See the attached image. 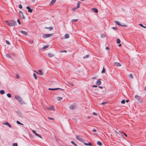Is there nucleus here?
<instances>
[{
    "label": "nucleus",
    "mask_w": 146,
    "mask_h": 146,
    "mask_svg": "<svg viewBox=\"0 0 146 146\" xmlns=\"http://www.w3.org/2000/svg\"><path fill=\"white\" fill-rule=\"evenodd\" d=\"M5 22L10 27H12L14 26L15 24V22L13 20L5 21Z\"/></svg>",
    "instance_id": "nucleus-1"
},
{
    "label": "nucleus",
    "mask_w": 146,
    "mask_h": 146,
    "mask_svg": "<svg viewBox=\"0 0 146 146\" xmlns=\"http://www.w3.org/2000/svg\"><path fill=\"white\" fill-rule=\"evenodd\" d=\"M15 97L21 104H25V103L23 101L21 98L19 96H15Z\"/></svg>",
    "instance_id": "nucleus-2"
},
{
    "label": "nucleus",
    "mask_w": 146,
    "mask_h": 146,
    "mask_svg": "<svg viewBox=\"0 0 146 146\" xmlns=\"http://www.w3.org/2000/svg\"><path fill=\"white\" fill-rule=\"evenodd\" d=\"M53 36V34H46L43 35L42 37L44 38H46L51 37Z\"/></svg>",
    "instance_id": "nucleus-3"
},
{
    "label": "nucleus",
    "mask_w": 146,
    "mask_h": 146,
    "mask_svg": "<svg viewBox=\"0 0 146 146\" xmlns=\"http://www.w3.org/2000/svg\"><path fill=\"white\" fill-rule=\"evenodd\" d=\"M76 106L75 105L73 104L71 105L70 106L69 108L70 110H73L75 109L76 108Z\"/></svg>",
    "instance_id": "nucleus-4"
},
{
    "label": "nucleus",
    "mask_w": 146,
    "mask_h": 146,
    "mask_svg": "<svg viewBox=\"0 0 146 146\" xmlns=\"http://www.w3.org/2000/svg\"><path fill=\"white\" fill-rule=\"evenodd\" d=\"M76 139L79 141H81L82 142H83V139L81 138V137L80 136H76Z\"/></svg>",
    "instance_id": "nucleus-5"
},
{
    "label": "nucleus",
    "mask_w": 146,
    "mask_h": 146,
    "mask_svg": "<svg viewBox=\"0 0 146 146\" xmlns=\"http://www.w3.org/2000/svg\"><path fill=\"white\" fill-rule=\"evenodd\" d=\"M19 14L20 16L23 19H24L25 18L24 16L23 15V12L20 11L19 12Z\"/></svg>",
    "instance_id": "nucleus-6"
},
{
    "label": "nucleus",
    "mask_w": 146,
    "mask_h": 146,
    "mask_svg": "<svg viewBox=\"0 0 146 146\" xmlns=\"http://www.w3.org/2000/svg\"><path fill=\"white\" fill-rule=\"evenodd\" d=\"M32 131L36 135V136H38L40 138H41V136L38 134L37 133L36 131L33 130H32Z\"/></svg>",
    "instance_id": "nucleus-7"
},
{
    "label": "nucleus",
    "mask_w": 146,
    "mask_h": 146,
    "mask_svg": "<svg viewBox=\"0 0 146 146\" xmlns=\"http://www.w3.org/2000/svg\"><path fill=\"white\" fill-rule=\"evenodd\" d=\"M35 72L40 75H43V74L42 71L41 70H38V72L36 71H35Z\"/></svg>",
    "instance_id": "nucleus-8"
},
{
    "label": "nucleus",
    "mask_w": 146,
    "mask_h": 146,
    "mask_svg": "<svg viewBox=\"0 0 146 146\" xmlns=\"http://www.w3.org/2000/svg\"><path fill=\"white\" fill-rule=\"evenodd\" d=\"M96 84L98 85H100L101 84V80L100 79H98V80L96 82Z\"/></svg>",
    "instance_id": "nucleus-9"
},
{
    "label": "nucleus",
    "mask_w": 146,
    "mask_h": 146,
    "mask_svg": "<svg viewBox=\"0 0 146 146\" xmlns=\"http://www.w3.org/2000/svg\"><path fill=\"white\" fill-rule=\"evenodd\" d=\"M20 33L25 35H28V33L26 31H20Z\"/></svg>",
    "instance_id": "nucleus-10"
},
{
    "label": "nucleus",
    "mask_w": 146,
    "mask_h": 146,
    "mask_svg": "<svg viewBox=\"0 0 146 146\" xmlns=\"http://www.w3.org/2000/svg\"><path fill=\"white\" fill-rule=\"evenodd\" d=\"M47 109L50 110H54V106H50L48 108H47Z\"/></svg>",
    "instance_id": "nucleus-11"
},
{
    "label": "nucleus",
    "mask_w": 146,
    "mask_h": 146,
    "mask_svg": "<svg viewBox=\"0 0 146 146\" xmlns=\"http://www.w3.org/2000/svg\"><path fill=\"white\" fill-rule=\"evenodd\" d=\"M69 37V35L68 34H66L65 36L63 37V39H66L68 38Z\"/></svg>",
    "instance_id": "nucleus-12"
},
{
    "label": "nucleus",
    "mask_w": 146,
    "mask_h": 146,
    "mask_svg": "<svg viewBox=\"0 0 146 146\" xmlns=\"http://www.w3.org/2000/svg\"><path fill=\"white\" fill-rule=\"evenodd\" d=\"M114 65L117 66H121V64L118 62H115L114 63Z\"/></svg>",
    "instance_id": "nucleus-13"
},
{
    "label": "nucleus",
    "mask_w": 146,
    "mask_h": 146,
    "mask_svg": "<svg viewBox=\"0 0 146 146\" xmlns=\"http://www.w3.org/2000/svg\"><path fill=\"white\" fill-rule=\"evenodd\" d=\"M27 9L28 10V12L30 13H32V10L31 9L29 6L27 7Z\"/></svg>",
    "instance_id": "nucleus-14"
},
{
    "label": "nucleus",
    "mask_w": 146,
    "mask_h": 146,
    "mask_svg": "<svg viewBox=\"0 0 146 146\" xmlns=\"http://www.w3.org/2000/svg\"><path fill=\"white\" fill-rule=\"evenodd\" d=\"M3 124H5V125H7L10 128L11 127V125L8 123H7V122L4 123H3Z\"/></svg>",
    "instance_id": "nucleus-15"
},
{
    "label": "nucleus",
    "mask_w": 146,
    "mask_h": 146,
    "mask_svg": "<svg viewBox=\"0 0 146 146\" xmlns=\"http://www.w3.org/2000/svg\"><path fill=\"white\" fill-rule=\"evenodd\" d=\"M80 3L79 1L78 2V3L77 4V7H76V9H77L79 8V7H80V3Z\"/></svg>",
    "instance_id": "nucleus-16"
},
{
    "label": "nucleus",
    "mask_w": 146,
    "mask_h": 146,
    "mask_svg": "<svg viewBox=\"0 0 146 146\" xmlns=\"http://www.w3.org/2000/svg\"><path fill=\"white\" fill-rule=\"evenodd\" d=\"M92 10L95 13H97L98 12V10L97 9L93 8H92Z\"/></svg>",
    "instance_id": "nucleus-17"
},
{
    "label": "nucleus",
    "mask_w": 146,
    "mask_h": 146,
    "mask_svg": "<svg viewBox=\"0 0 146 146\" xmlns=\"http://www.w3.org/2000/svg\"><path fill=\"white\" fill-rule=\"evenodd\" d=\"M56 0H52L50 3V5H52L53 4L56 2Z\"/></svg>",
    "instance_id": "nucleus-18"
},
{
    "label": "nucleus",
    "mask_w": 146,
    "mask_h": 146,
    "mask_svg": "<svg viewBox=\"0 0 146 146\" xmlns=\"http://www.w3.org/2000/svg\"><path fill=\"white\" fill-rule=\"evenodd\" d=\"M83 143H84V144L86 145H90V146H91L92 145V144L90 142L89 143H84V142Z\"/></svg>",
    "instance_id": "nucleus-19"
},
{
    "label": "nucleus",
    "mask_w": 146,
    "mask_h": 146,
    "mask_svg": "<svg viewBox=\"0 0 146 146\" xmlns=\"http://www.w3.org/2000/svg\"><path fill=\"white\" fill-rule=\"evenodd\" d=\"M135 98L137 100H139L140 99V97L137 95H135Z\"/></svg>",
    "instance_id": "nucleus-20"
},
{
    "label": "nucleus",
    "mask_w": 146,
    "mask_h": 146,
    "mask_svg": "<svg viewBox=\"0 0 146 146\" xmlns=\"http://www.w3.org/2000/svg\"><path fill=\"white\" fill-rule=\"evenodd\" d=\"M59 89H60V88H49L48 89L49 90H57Z\"/></svg>",
    "instance_id": "nucleus-21"
},
{
    "label": "nucleus",
    "mask_w": 146,
    "mask_h": 146,
    "mask_svg": "<svg viewBox=\"0 0 146 146\" xmlns=\"http://www.w3.org/2000/svg\"><path fill=\"white\" fill-rule=\"evenodd\" d=\"M44 28L45 29H48L49 31L52 30L53 29V27H45Z\"/></svg>",
    "instance_id": "nucleus-22"
},
{
    "label": "nucleus",
    "mask_w": 146,
    "mask_h": 146,
    "mask_svg": "<svg viewBox=\"0 0 146 146\" xmlns=\"http://www.w3.org/2000/svg\"><path fill=\"white\" fill-rule=\"evenodd\" d=\"M114 22L117 24L118 25H120V26H122V25H120L119 22L117 21H114Z\"/></svg>",
    "instance_id": "nucleus-23"
},
{
    "label": "nucleus",
    "mask_w": 146,
    "mask_h": 146,
    "mask_svg": "<svg viewBox=\"0 0 146 146\" xmlns=\"http://www.w3.org/2000/svg\"><path fill=\"white\" fill-rule=\"evenodd\" d=\"M97 144L98 145L100 146H101L102 145V143L100 141H98L97 142Z\"/></svg>",
    "instance_id": "nucleus-24"
},
{
    "label": "nucleus",
    "mask_w": 146,
    "mask_h": 146,
    "mask_svg": "<svg viewBox=\"0 0 146 146\" xmlns=\"http://www.w3.org/2000/svg\"><path fill=\"white\" fill-rule=\"evenodd\" d=\"M33 76L35 78V79H36V80H37V78L36 76V74L35 73L33 74Z\"/></svg>",
    "instance_id": "nucleus-25"
},
{
    "label": "nucleus",
    "mask_w": 146,
    "mask_h": 146,
    "mask_svg": "<svg viewBox=\"0 0 146 146\" xmlns=\"http://www.w3.org/2000/svg\"><path fill=\"white\" fill-rule=\"evenodd\" d=\"M57 98L58 101H60L62 99V98L61 97H58Z\"/></svg>",
    "instance_id": "nucleus-26"
},
{
    "label": "nucleus",
    "mask_w": 146,
    "mask_h": 146,
    "mask_svg": "<svg viewBox=\"0 0 146 146\" xmlns=\"http://www.w3.org/2000/svg\"><path fill=\"white\" fill-rule=\"evenodd\" d=\"M128 76L129 78L132 79L133 78V76L132 74H130L128 75Z\"/></svg>",
    "instance_id": "nucleus-27"
},
{
    "label": "nucleus",
    "mask_w": 146,
    "mask_h": 146,
    "mask_svg": "<svg viewBox=\"0 0 146 146\" xmlns=\"http://www.w3.org/2000/svg\"><path fill=\"white\" fill-rule=\"evenodd\" d=\"M68 83L71 86H74V84L73 83H70V82H68Z\"/></svg>",
    "instance_id": "nucleus-28"
},
{
    "label": "nucleus",
    "mask_w": 146,
    "mask_h": 146,
    "mask_svg": "<svg viewBox=\"0 0 146 146\" xmlns=\"http://www.w3.org/2000/svg\"><path fill=\"white\" fill-rule=\"evenodd\" d=\"M117 44H119L120 42V40L119 38L117 39Z\"/></svg>",
    "instance_id": "nucleus-29"
},
{
    "label": "nucleus",
    "mask_w": 146,
    "mask_h": 146,
    "mask_svg": "<svg viewBox=\"0 0 146 146\" xmlns=\"http://www.w3.org/2000/svg\"><path fill=\"white\" fill-rule=\"evenodd\" d=\"M48 56L50 57H51L53 56V55L50 53H49L48 54Z\"/></svg>",
    "instance_id": "nucleus-30"
},
{
    "label": "nucleus",
    "mask_w": 146,
    "mask_h": 146,
    "mask_svg": "<svg viewBox=\"0 0 146 146\" xmlns=\"http://www.w3.org/2000/svg\"><path fill=\"white\" fill-rule=\"evenodd\" d=\"M0 93L1 94H3L4 93V91L3 90H1L0 91Z\"/></svg>",
    "instance_id": "nucleus-31"
},
{
    "label": "nucleus",
    "mask_w": 146,
    "mask_h": 146,
    "mask_svg": "<svg viewBox=\"0 0 146 146\" xmlns=\"http://www.w3.org/2000/svg\"><path fill=\"white\" fill-rule=\"evenodd\" d=\"M105 69L104 68V67H103V69L101 72V73L102 74L105 73Z\"/></svg>",
    "instance_id": "nucleus-32"
},
{
    "label": "nucleus",
    "mask_w": 146,
    "mask_h": 146,
    "mask_svg": "<svg viewBox=\"0 0 146 146\" xmlns=\"http://www.w3.org/2000/svg\"><path fill=\"white\" fill-rule=\"evenodd\" d=\"M48 46H45L43 47V49H45L48 48Z\"/></svg>",
    "instance_id": "nucleus-33"
},
{
    "label": "nucleus",
    "mask_w": 146,
    "mask_h": 146,
    "mask_svg": "<svg viewBox=\"0 0 146 146\" xmlns=\"http://www.w3.org/2000/svg\"><path fill=\"white\" fill-rule=\"evenodd\" d=\"M78 21V19H73V20H72L71 21H72V22H74V21L76 22V21Z\"/></svg>",
    "instance_id": "nucleus-34"
},
{
    "label": "nucleus",
    "mask_w": 146,
    "mask_h": 146,
    "mask_svg": "<svg viewBox=\"0 0 146 146\" xmlns=\"http://www.w3.org/2000/svg\"><path fill=\"white\" fill-rule=\"evenodd\" d=\"M17 124H20V125H23V124H22V123H20L19 121H17Z\"/></svg>",
    "instance_id": "nucleus-35"
},
{
    "label": "nucleus",
    "mask_w": 146,
    "mask_h": 146,
    "mask_svg": "<svg viewBox=\"0 0 146 146\" xmlns=\"http://www.w3.org/2000/svg\"><path fill=\"white\" fill-rule=\"evenodd\" d=\"M7 96L9 98H10L11 97V95L10 94H7Z\"/></svg>",
    "instance_id": "nucleus-36"
},
{
    "label": "nucleus",
    "mask_w": 146,
    "mask_h": 146,
    "mask_svg": "<svg viewBox=\"0 0 146 146\" xmlns=\"http://www.w3.org/2000/svg\"><path fill=\"white\" fill-rule=\"evenodd\" d=\"M88 56L87 55H86V56H83V58L84 59H85V58H88Z\"/></svg>",
    "instance_id": "nucleus-37"
},
{
    "label": "nucleus",
    "mask_w": 146,
    "mask_h": 146,
    "mask_svg": "<svg viewBox=\"0 0 146 146\" xmlns=\"http://www.w3.org/2000/svg\"><path fill=\"white\" fill-rule=\"evenodd\" d=\"M17 143H14L13 145V146H17Z\"/></svg>",
    "instance_id": "nucleus-38"
},
{
    "label": "nucleus",
    "mask_w": 146,
    "mask_h": 146,
    "mask_svg": "<svg viewBox=\"0 0 146 146\" xmlns=\"http://www.w3.org/2000/svg\"><path fill=\"white\" fill-rule=\"evenodd\" d=\"M17 22H18L19 25H20L21 23L20 21V20L19 19H18L17 20Z\"/></svg>",
    "instance_id": "nucleus-39"
},
{
    "label": "nucleus",
    "mask_w": 146,
    "mask_h": 146,
    "mask_svg": "<svg viewBox=\"0 0 146 146\" xmlns=\"http://www.w3.org/2000/svg\"><path fill=\"white\" fill-rule=\"evenodd\" d=\"M121 103L123 104H124L125 103V101L124 100H123L121 101Z\"/></svg>",
    "instance_id": "nucleus-40"
},
{
    "label": "nucleus",
    "mask_w": 146,
    "mask_h": 146,
    "mask_svg": "<svg viewBox=\"0 0 146 146\" xmlns=\"http://www.w3.org/2000/svg\"><path fill=\"white\" fill-rule=\"evenodd\" d=\"M16 75V78H17V79H19V75L17 74Z\"/></svg>",
    "instance_id": "nucleus-41"
},
{
    "label": "nucleus",
    "mask_w": 146,
    "mask_h": 146,
    "mask_svg": "<svg viewBox=\"0 0 146 146\" xmlns=\"http://www.w3.org/2000/svg\"><path fill=\"white\" fill-rule=\"evenodd\" d=\"M19 8H20L21 9H22V5L21 4H20L19 5Z\"/></svg>",
    "instance_id": "nucleus-42"
},
{
    "label": "nucleus",
    "mask_w": 146,
    "mask_h": 146,
    "mask_svg": "<svg viewBox=\"0 0 146 146\" xmlns=\"http://www.w3.org/2000/svg\"><path fill=\"white\" fill-rule=\"evenodd\" d=\"M6 56L8 58H10V55L8 54H7L6 55Z\"/></svg>",
    "instance_id": "nucleus-43"
},
{
    "label": "nucleus",
    "mask_w": 146,
    "mask_h": 146,
    "mask_svg": "<svg viewBox=\"0 0 146 146\" xmlns=\"http://www.w3.org/2000/svg\"><path fill=\"white\" fill-rule=\"evenodd\" d=\"M6 42L7 44H10V42L6 40Z\"/></svg>",
    "instance_id": "nucleus-44"
},
{
    "label": "nucleus",
    "mask_w": 146,
    "mask_h": 146,
    "mask_svg": "<svg viewBox=\"0 0 146 146\" xmlns=\"http://www.w3.org/2000/svg\"><path fill=\"white\" fill-rule=\"evenodd\" d=\"M107 103L106 102H103L102 103H101V104H102V105H104V104H106Z\"/></svg>",
    "instance_id": "nucleus-45"
},
{
    "label": "nucleus",
    "mask_w": 146,
    "mask_h": 146,
    "mask_svg": "<svg viewBox=\"0 0 146 146\" xmlns=\"http://www.w3.org/2000/svg\"><path fill=\"white\" fill-rule=\"evenodd\" d=\"M67 52V51L66 50L60 51V52Z\"/></svg>",
    "instance_id": "nucleus-46"
},
{
    "label": "nucleus",
    "mask_w": 146,
    "mask_h": 146,
    "mask_svg": "<svg viewBox=\"0 0 146 146\" xmlns=\"http://www.w3.org/2000/svg\"><path fill=\"white\" fill-rule=\"evenodd\" d=\"M93 114L94 115H97V114L96 113L94 112L93 113Z\"/></svg>",
    "instance_id": "nucleus-47"
},
{
    "label": "nucleus",
    "mask_w": 146,
    "mask_h": 146,
    "mask_svg": "<svg viewBox=\"0 0 146 146\" xmlns=\"http://www.w3.org/2000/svg\"><path fill=\"white\" fill-rule=\"evenodd\" d=\"M48 118L49 119H50V120H54V118H51L50 117H48Z\"/></svg>",
    "instance_id": "nucleus-48"
},
{
    "label": "nucleus",
    "mask_w": 146,
    "mask_h": 146,
    "mask_svg": "<svg viewBox=\"0 0 146 146\" xmlns=\"http://www.w3.org/2000/svg\"><path fill=\"white\" fill-rule=\"evenodd\" d=\"M92 131H93V132H95L96 131V130L95 129H94Z\"/></svg>",
    "instance_id": "nucleus-49"
},
{
    "label": "nucleus",
    "mask_w": 146,
    "mask_h": 146,
    "mask_svg": "<svg viewBox=\"0 0 146 146\" xmlns=\"http://www.w3.org/2000/svg\"><path fill=\"white\" fill-rule=\"evenodd\" d=\"M139 25L142 27H143V25L141 23H140L139 24Z\"/></svg>",
    "instance_id": "nucleus-50"
},
{
    "label": "nucleus",
    "mask_w": 146,
    "mask_h": 146,
    "mask_svg": "<svg viewBox=\"0 0 146 146\" xmlns=\"http://www.w3.org/2000/svg\"><path fill=\"white\" fill-rule=\"evenodd\" d=\"M76 9V7H75V8H72V10H73V11H75V9Z\"/></svg>",
    "instance_id": "nucleus-51"
},
{
    "label": "nucleus",
    "mask_w": 146,
    "mask_h": 146,
    "mask_svg": "<svg viewBox=\"0 0 146 146\" xmlns=\"http://www.w3.org/2000/svg\"><path fill=\"white\" fill-rule=\"evenodd\" d=\"M92 86L93 87H97V86L96 85H94Z\"/></svg>",
    "instance_id": "nucleus-52"
},
{
    "label": "nucleus",
    "mask_w": 146,
    "mask_h": 146,
    "mask_svg": "<svg viewBox=\"0 0 146 146\" xmlns=\"http://www.w3.org/2000/svg\"><path fill=\"white\" fill-rule=\"evenodd\" d=\"M123 134H124V135H125V136L126 137H127V135L126 133H124V132H123Z\"/></svg>",
    "instance_id": "nucleus-53"
},
{
    "label": "nucleus",
    "mask_w": 146,
    "mask_h": 146,
    "mask_svg": "<svg viewBox=\"0 0 146 146\" xmlns=\"http://www.w3.org/2000/svg\"><path fill=\"white\" fill-rule=\"evenodd\" d=\"M98 87L99 88H100L101 89H102L103 87H102V86H99Z\"/></svg>",
    "instance_id": "nucleus-54"
},
{
    "label": "nucleus",
    "mask_w": 146,
    "mask_h": 146,
    "mask_svg": "<svg viewBox=\"0 0 146 146\" xmlns=\"http://www.w3.org/2000/svg\"><path fill=\"white\" fill-rule=\"evenodd\" d=\"M71 143L72 144H74V143H74L73 141H71Z\"/></svg>",
    "instance_id": "nucleus-55"
},
{
    "label": "nucleus",
    "mask_w": 146,
    "mask_h": 146,
    "mask_svg": "<svg viewBox=\"0 0 146 146\" xmlns=\"http://www.w3.org/2000/svg\"><path fill=\"white\" fill-rule=\"evenodd\" d=\"M106 49H107V50H108V49H109V47H106Z\"/></svg>",
    "instance_id": "nucleus-56"
},
{
    "label": "nucleus",
    "mask_w": 146,
    "mask_h": 146,
    "mask_svg": "<svg viewBox=\"0 0 146 146\" xmlns=\"http://www.w3.org/2000/svg\"><path fill=\"white\" fill-rule=\"evenodd\" d=\"M129 101V100H126V102H128Z\"/></svg>",
    "instance_id": "nucleus-57"
},
{
    "label": "nucleus",
    "mask_w": 146,
    "mask_h": 146,
    "mask_svg": "<svg viewBox=\"0 0 146 146\" xmlns=\"http://www.w3.org/2000/svg\"><path fill=\"white\" fill-rule=\"evenodd\" d=\"M143 28H146V27L144 26H143Z\"/></svg>",
    "instance_id": "nucleus-58"
},
{
    "label": "nucleus",
    "mask_w": 146,
    "mask_h": 146,
    "mask_svg": "<svg viewBox=\"0 0 146 146\" xmlns=\"http://www.w3.org/2000/svg\"><path fill=\"white\" fill-rule=\"evenodd\" d=\"M121 44H119V46H121Z\"/></svg>",
    "instance_id": "nucleus-59"
},
{
    "label": "nucleus",
    "mask_w": 146,
    "mask_h": 146,
    "mask_svg": "<svg viewBox=\"0 0 146 146\" xmlns=\"http://www.w3.org/2000/svg\"><path fill=\"white\" fill-rule=\"evenodd\" d=\"M74 145L75 146H77V145L75 143H74Z\"/></svg>",
    "instance_id": "nucleus-60"
},
{
    "label": "nucleus",
    "mask_w": 146,
    "mask_h": 146,
    "mask_svg": "<svg viewBox=\"0 0 146 146\" xmlns=\"http://www.w3.org/2000/svg\"><path fill=\"white\" fill-rule=\"evenodd\" d=\"M144 89L146 91V86L145 87Z\"/></svg>",
    "instance_id": "nucleus-61"
},
{
    "label": "nucleus",
    "mask_w": 146,
    "mask_h": 146,
    "mask_svg": "<svg viewBox=\"0 0 146 146\" xmlns=\"http://www.w3.org/2000/svg\"><path fill=\"white\" fill-rule=\"evenodd\" d=\"M35 0H32V2H35Z\"/></svg>",
    "instance_id": "nucleus-62"
},
{
    "label": "nucleus",
    "mask_w": 146,
    "mask_h": 146,
    "mask_svg": "<svg viewBox=\"0 0 146 146\" xmlns=\"http://www.w3.org/2000/svg\"><path fill=\"white\" fill-rule=\"evenodd\" d=\"M112 28L113 29H115V27H113Z\"/></svg>",
    "instance_id": "nucleus-63"
},
{
    "label": "nucleus",
    "mask_w": 146,
    "mask_h": 146,
    "mask_svg": "<svg viewBox=\"0 0 146 146\" xmlns=\"http://www.w3.org/2000/svg\"><path fill=\"white\" fill-rule=\"evenodd\" d=\"M84 1V0H81V1Z\"/></svg>",
    "instance_id": "nucleus-64"
}]
</instances>
